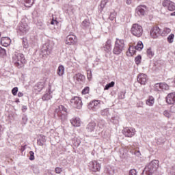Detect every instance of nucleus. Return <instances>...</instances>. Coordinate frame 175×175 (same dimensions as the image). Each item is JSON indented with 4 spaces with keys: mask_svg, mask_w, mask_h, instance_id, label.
<instances>
[{
    "mask_svg": "<svg viewBox=\"0 0 175 175\" xmlns=\"http://www.w3.org/2000/svg\"><path fill=\"white\" fill-rule=\"evenodd\" d=\"M55 111L57 113L59 117H62V118H66V116L68 115V109L63 105H59L55 109Z\"/></svg>",
    "mask_w": 175,
    "mask_h": 175,
    "instance_id": "nucleus-5",
    "label": "nucleus"
},
{
    "mask_svg": "<svg viewBox=\"0 0 175 175\" xmlns=\"http://www.w3.org/2000/svg\"><path fill=\"white\" fill-rule=\"evenodd\" d=\"M125 47V41L124 40L116 39L115 42V46L113 49V54H116L118 55L122 53V50H124Z\"/></svg>",
    "mask_w": 175,
    "mask_h": 175,
    "instance_id": "nucleus-3",
    "label": "nucleus"
},
{
    "mask_svg": "<svg viewBox=\"0 0 175 175\" xmlns=\"http://www.w3.org/2000/svg\"><path fill=\"white\" fill-rule=\"evenodd\" d=\"M82 25H83V27H89L90 26V22L85 20L82 22Z\"/></svg>",
    "mask_w": 175,
    "mask_h": 175,
    "instance_id": "nucleus-46",
    "label": "nucleus"
},
{
    "mask_svg": "<svg viewBox=\"0 0 175 175\" xmlns=\"http://www.w3.org/2000/svg\"><path fill=\"white\" fill-rule=\"evenodd\" d=\"M44 143H46V136L40 135L38 140V146H44Z\"/></svg>",
    "mask_w": 175,
    "mask_h": 175,
    "instance_id": "nucleus-26",
    "label": "nucleus"
},
{
    "mask_svg": "<svg viewBox=\"0 0 175 175\" xmlns=\"http://www.w3.org/2000/svg\"><path fill=\"white\" fill-rule=\"evenodd\" d=\"M136 133V130L134 128L125 127L123 129V134L126 137H133Z\"/></svg>",
    "mask_w": 175,
    "mask_h": 175,
    "instance_id": "nucleus-10",
    "label": "nucleus"
},
{
    "mask_svg": "<svg viewBox=\"0 0 175 175\" xmlns=\"http://www.w3.org/2000/svg\"><path fill=\"white\" fill-rule=\"evenodd\" d=\"M65 43L67 46H75L77 43V37L75 35H68L66 38Z\"/></svg>",
    "mask_w": 175,
    "mask_h": 175,
    "instance_id": "nucleus-7",
    "label": "nucleus"
},
{
    "mask_svg": "<svg viewBox=\"0 0 175 175\" xmlns=\"http://www.w3.org/2000/svg\"><path fill=\"white\" fill-rule=\"evenodd\" d=\"M46 175H51V174L49 173L48 174H46Z\"/></svg>",
    "mask_w": 175,
    "mask_h": 175,
    "instance_id": "nucleus-59",
    "label": "nucleus"
},
{
    "mask_svg": "<svg viewBox=\"0 0 175 175\" xmlns=\"http://www.w3.org/2000/svg\"><path fill=\"white\" fill-rule=\"evenodd\" d=\"M72 126L79 127L81 125V120L79 118H74L70 120Z\"/></svg>",
    "mask_w": 175,
    "mask_h": 175,
    "instance_id": "nucleus-18",
    "label": "nucleus"
},
{
    "mask_svg": "<svg viewBox=\"0 0 175 175\" xmlns=\"http://www.w3.org/2000/svg\"><path fill=\"white\" fill-rule=\"evenodd\" d=\"M51 99V95L50 94L46 93L42 96V100H50Z\"/></svg>",
    "mask_w": 175,
    "mask_h": 175,
    "instance_id": "nucleus-34",
    "label": "nucleus"
},
{
    "mask_svg": "<svg viewBox=\"0 0 175 175\" xmlns=\"http://www.w3.org/2000/svg\"><path fill=\"white\" fill-rule=\"evenodd\" d=\"M99 105H100V100H95L90 102L88 105V109L90 110H93V111H97L99 109Z\"/></svg>",
    "mask_w": 175,
    "mask_h": 175,
    "instance_id": "nucleus-11",
    "label": "nucleus"
},
{
    "mask_svg": "<svg viewBox=\"0 0 175 175\" xmlns=\"http://www.w3.org/2000/svg\"><path fill=\"white\" fill-rule=\"evenodd\" d=\"M175 113V107H171L170 109H165L163 111V116L165 117V118H171L172 117L173 114Z\"/></svg>",
    "mask_w": 175,
    "mask_h": 175,
    "instance_id": "nucleus-13",
    "label": "nucleus"
},
{
    "mask_svg": "<svg viewBox=\"0 0 175 175\" xmlns=\"http://www.w3.org/2000/svg\"><path fill=\"white\" fill-rule=\"evenodd\" d=\"M137 172H136V170L132 169L129 171V175H137Z\"/></svg>",
    "mask_w": 175,
    "mask_h": 175,
    "instance_id": "nucleus-43",
    "label": "nucleus"
},
{
    "mask_svg": "<svg viewBox=\"0 0 175 175\" xmlns=\"http://www.w3.org/2000/svg\"><path fill=\"white\" fill-rule=\"evenodd\" d=\"M79 143H77V144H75V146H79Z\"/></svg>",
    "mask_w": 175,
    "mask_h": 175,
    "instance_id": "nucleus-58",
    "label": "nucleus"
},
{
    "mask_svg": "<svg viewBox=\"0 0 175 175\" xmlns=\"http://www.w3.org/2000/svg\"><path fill=\"white\" fill-rule=\"evenodd\" d=\"M166 102L168 105H174L175 103V92H172L167 94Z\"/></svg>",
    "mask_w": 175,
    "mask_h": 175,
    "instance_id": "nucleus-15",
    "label": "nucleus"
},
{
    "mask_svg": "<svg viewBox=\"0 0 175 175\" xmlns=\"http://www.w3.org/2000/svg\"><path fill=\"white\" fill-rule=\"evenodd\" d=\"M155 103V98L152 97V96H150L148 97V98L146 100V105L147 106H154V104Z\"/></svg>",
    "mask_w": 175,
    "mask_h": 175,
    "instance_id": "nucleus-22",
    "label": "nucleus"
},
{
    "mask_svg": "<svg viewBox=\"0 0 175 175\" xmlns=\"http://www.w3.org/2000/svg\"><path fill=\"white\" fill-rule=\"evenodd\" d=\"M35 90H36V91H38V92H40V91H42V90H43V85L38 84V85L35 87Z\"/></svg>",
    "mask_w": 175,
    "mask_h": 175,
    "instance_id": "nucleus-41",
    "label": "nucleus"
},
{
    "mask_svg": "<svg viewBox=\"0 0 175 175\" xmlns=\"http://www.w3.org/2000/svg\"><path fill=\"white\" fill-rule=\"evenodd\" d=\"M18 98H21V97L24 96V94H23V92H19L18 93Z\"/></svg>",
    "mask_w": 175,
    "mask_h": 175,
    "instance_id": "nucleus-52",
    "label": "nucleus"
},
{
    "mask_svg": "<svg viewBox=\"0 0 175 175\" xmlns=\"http://www.w3.org/2000/svg\"><path fill=\"white\" fill-rule=\"evenodd\" d=\"M132 35L137 38H140L143 35V27L139 24H133L131 29Z\"/></svg>",
    "mask_w": 175,
    "mask_h": 175,
    "instance_id": "nucleus-4",
    "label": "nucleus"
},
{
    "mask_svg": "<svg viewBox=\"0 0 175 175\" xmlns=\"http://www.w3.org/2000/svg\"><path fill=\"white\" fill-rule=\"evenodd\" d=\"M110 20L113 21L114 20V16H111V15L109 16Z\"/></svg>",
    "mask_w": 175,
    "mask_h": 175,
    "instance_id": "nucleus-55",
    "label": "nucleus"
},
{
    "mask_svg": "<svg viewBox=\"0 0 175 175\" xmlns=\"http://www.w3.org/2000/svg\"><path fill=\"white\" fill-rule=\"evenodd\" d=\"M6 55V51L0 46V57H5Z\"/></svg>",
    "mask_w": 175,
    "mask_h": 175,
    "instance_id": "nucleus-37",
    "label": "nucleus"
},
{
    "mask_svg": "<svg viewBox=\"0 0 175 175\" xmlns=\"http://www.w3.org/2000/svg\"><path fill=\"white\" fill-rule=\"evenodd\" d=\"M51 25H54L55 24L56 25H58V21L53 20V21L51 22Z\"/></svg>",
    "mask_w": 175,
    "mask_h": 175,
    "instance_id": "nucleus-50",
    "label": "nucleus"
},
{
    "mask_svg": "<svg viewBox=\"0 0 175 175\" xmlns=\"http://www.w3.org/2000/svg\"><path fill=\"white\" fill-rule=\"evenodd\" d=\"M114 84H116V83H114V81H111V83H109L105 85V88H104V90H107L109 88H111V87H113L114 85Z\"/></svg>",
    "mask_w": 175,
    "mask_h": 175,
    "instance_id": "nucleus-36",
    "label": "nucleus"
},
{
    "mask_svg": "<svg viewBox=\"0 0 175 175\" xmlns=\"http://www.w3.org/2000/svg\"><path fill=\"white\" fill-rule=\"evenodd\" d=\"M73 79L75 83H80V81H83V80H84V75L81 73H77L73 77Z\"/></svg>",
    "mask_w": 175,
    "mask_h": 175,
    "instance_id": "nucleus-20",
    "label": "nucleus"
},
{
    "mask_svg": "<svg viewBox=\"0 0 175 175\" xmlns=\"http://www.w3.org/2000/svg\"><path fill=\"white\" fill-rule=\"evenodd\" d=\"M16 103H20V100H19V99H16Z\"/></svg>",
    "mask_w": 175,
    "mask_h": 175,
    "instance_id": "nucleus-57",
    "label": "nucleus"
},
{
    "mask_svg": "<svg viewBox=\"0 0 175 175\" xmlns=\"http://www.w3.org/2000/svg\"><path fill=\"white\" fill-rule=\"evenodd\" d=\"M104 50L107 53L111 51V40L108 39L104 46Z\"/></svg>",
    "mask_w": 175,
    "mask_h": 175,
    "instance_id": "nucleus-19",
    "label": "nucleus"
},
{
    "mask_svg": "<svg viewBox=\"0 0 175 175\" xmlns=\"http://www.w3.org/2000/svg\"><path fill=\"white\" fill-rule=\"evenodd\" d=\"M57 74L60 76V77L64 76V75H65V67L62 65L59 66L57 70Z\"/></svg>",
    "mask_w": 175,
    "mask_h": 175,
    "instance_id": "nucleus-23",
    "label": "nucleus"
},
{
    "mask_svg": "<svg viewBox=\"0 0 175 175\" xmlns=\"http://www.w3.org/2000/svg\"><path fill=\"white\" fill-rule=\"evenodd\" d=\"M57 1H59V0H57Z\"/></svg>",
    "mask_w": 175,
    "mask_h": 175,
    "instance_id": "nucleus-60",
    "label": "nucleus"
},
{
    "mask_svg": "<svg viewBox=\"0 0 175 175\" xmlns=\"http://www.w3.org/2000/svg\"><path fill=\"white\" fill-rule=\"evenodd\" d=\"M55 172L57 173V174H60V173L62 172V169L57 167L55 169Z\"/></svg>",
    "mask_w": 175,
    "mask_h": 175,
    "instance_id": "nucleus-47",
    "label": "nucleus"
},
{
    "mask_svg": "<svg viewBox=\"0 0 175 175\" xmlns=\"http://www.w3.org/2000/svg\"><path fill=\"white\" fill-rule=\"evenodd\" d=\"M147 80H148V79L147 78V75L146 74H139L137 77L138 83H139V84H142V85H146Z\"/></svg>",
    "mask_w": 175,
    "mask_h": 175,
    "instance_id": "nucleus-14",
    "label": "nucleus"
},
{
    "mask_svg": "<svg viewBox=\"0 0 175 175\" xmlns=\"http://www.w3.org/2000/svg\"><path fill=\"white\" fill-rule=\"evenodd\" d=\"M95 126H96V124L94 122H92L88 124L86 129L88 132H92L95 130Z\"/></svg>",
    "mask_w": 175,
    "mask_h": 175,
    "instance_id": "nucleus-25",
    "label": "nucleus"
},
{
    "mask_svg": "<svg viewBox=\"0 0 175 175\" xmlns=\"http://www.w3.org/2000/svg\"><path fill=\"white\" fill-rule=\"evenodd\" d=\"M70 103L73 107L75 109H81L83 106V103L81 102V99L79 97L75 96L70 100Z\"/></svg>",
    "mask_w": 175,
    "mask_h": 175,
    "instance_id": "nucleus-8",
    "label": "nucleus"
},
{
    "mask_svg": "<svg viewBox=\"0 0 175 175\" xmlns=\"http://www.w3.org/2000/svg\"><path fill=\"white\" fill-rule=\"evenodd\" d=\"M18 29L22 33H27L29 31V26L27 23H21L19 25Z\"/></svg>",
    "mask_w": 175,
    "mask_h": 175,
    "instance_id": "nucleus-16",
    "label": "nucleus"
},
{
    "mask_svg": "<svg viewBox=\"0 0 175 175\" xmlns=\"http://www.w3.org/2000/svg\"><path fill=\"white\" fill-rule=\"evenodd\" d=\"M135 63L137 65H139L142 62V56L138 55L135 59Z\"/></svg>",
    "mask_w": 175,
    "mask_h": 175,
    "instance_id": "nucleus-38",
    "label": "nucleus"
},
{
    "mask_svg": "<svg viewBox=\"0 0 175 175\" xmlns=\"http://www.w3.org/2000/svg\"><path fill=\"white\" fill-rule=\"evenodd\" d=\"M23 47H25V49H28V47H29L28 42L25 40H23Z\"/></svg>",
    "mask_w": 175,
    "mask_h": 175,
    "instance_id": "nucleus-49",
    "label": "nucleus"
},
{
    "mask_svg": "<svg viewBox=\"0 0 175 175\" xmlns=\"http://www.w3.org/2000/svg\"><path fill=\"white\" fill-rule=\"evenodd\" d=\"M1 43L4 46V47H8L12 43V40L9 37H3L1 39Z\"/></svg>",
    "mask_w": 175,
    "mask_h": 175,
    "instance_id": "nucleus-17",
    "label": "nucleus"
},
{
    "mask_svg": "<svg viewBox=\"0 0 175 175\" xmlns=\"http://www.w3.org/2000/svg\"><path fill=\"white\" fill-rule=\"evenodd\" d=\"M88 80H91V79H92V72L91 70L88 71Z\"/></svg>",
    "mask_w": 175,
    "mask_h": 175,
    "instance_id": "nucleus-48",
    "label": "nucleus"
},
{
    "mask_svg": "<svg viewBox=\"0 0 175 175\" xmlns=\"http://www.w3.org/2000/svg\"><path fill=\"white\" fill-rule=\"evenodd\" d=\"M88 166L92 172H96L100 171V163H98L96 161H90Z\"/></svg>",
    "mask_w": 175,
    "mask_h": 175,
    "instance_id": "nucleus-9",
    "label": "nucleus"
},
{
    "mask_svg": "<svg viewBox=\"0 0 175 175\" xmlns=\"http://www.w3.org/2000/svg\"><path fill=\"white\" fill-rule=\"evenodd\" d=\"M126 5H131V3H132V0H126Z\"/></svg>",
    "mask_w": 175,
    "mask_h": 175,
    "instance_id": "nucleus-53",
    "label": "nucleus"
},
{
    "mask_svg": "<svg viewBox=\"0 0 175 175\" xmlns=\"http://www.w3.org/2000/svg\"><path fill=\"white\" fill-rule=\"evenodd\" d=\"M17 92H18V88L15 87L12 89V94L16 96V95H17Z\"/></svg>",
    "mask_w": 175,
    "mask_h": 175,
    "instance_id": "nucleus-42",
    "label": "nucleus"
},
{
    "mask_svg": "<svg viewBox=\"0 0 175 175\" xmlns=\"http://www.w3.org/2000/svg\"><path fill=\"white\" fill-rule=\"evenodd\" d=\"M143 47H144V46L143 45V42L142 41H139L137 46H135V50H138V51H142V50H143Z\"/></svg>",
    "mask_w": 175,
    "mask_h": 175,
    "instance_id": "nucleus-30",
    "label": "nucleus"
},
{
    "mask_svg": "<svg viewBox=\"0 0 175 175\" xmlns=\"http://www.w3.org/2000/svg\"><path fill=\"white\" fill-rule=\"evenodd\" d=\"M43 49L44 51H46V54H50V51H51V46H50V44L46 43L43 46Z\"/></svg>",
    "mask_w": 175,
    "mask_h": 175,
    "instance_id": "nucleus-29",
    "label": "nucleus"
},
{
    "mask_svg": "<svg viewBox=\"0 0 175 175\" xmlns=\"http://www.w3.org/2000/svg\"><path fill=\"white\" fill-rule=\"evenodd\" d=\"M170 32H172V29H170V28L165 27L163 29V31H161V36H167V35H169V33H170Z\"/></svg>",
    "mask_w": 175,
    "mask_h": 175,
    "instance_id": "nucleus-27",
    "label": "nucleus"
},
{
    "mask_svg": "<svg viewBox=\"0 0 175 175\" xmlns=\"http://www.w3.org/2000/svg\"><path fill=\"white\" fill-rule=\"evenodd\" d=\"M100 114L103 117H109V115L110 114V112L109 111V108H106V109H102L100 111Z\"/></svg>",
    "mask_w": 175,
    "mask_h": 175,
    "instance_id": "nucleus-28",
    "label": "nucleus"
},
{
    "mask_svg": "<svg viewBox=\"0 0 175 175\" xmlns=\"http://www.w3.org/2000/svg\"><path fill=\"white\" fill-rule=\"evenodd\" d=\"M33 5V0H25V6L26 8H31Z\"/></svg>",
    "mask_w": 175,
    "mask_h": 175,
    "instance_id": "nucleus-33",
    "label": "nucleus"
},
{
    "mask_svg": "<svg viewBox=\"0 0 175 175\" xmlns=\"http://www.w3.org/2000/svg\"><path fill=\"white\" fill-rule=\"evenodd\" d=\"M147 54L149 58H151L152 57L154 56V52H152V50H151V49H148Z\"/></svg>",
    "mask_w": 175,
    "mask_h": 175,
    "instance_id": "nucleus-39",
    "label": "nucleus"
},
{
    "mask_svg": "<svg viewBox=\"0 0 175 175\" xmlns=\"http://www.w3.org/2000/svg\"><path fill=\"white\" fill-rule=\"evenodd\" d=\"M162 6L167 9L170 12H173L175 10V3L170 0H163L162 1Z\"/></svg>",
    "mask_w": 175,
    "mask_h": 175,
    "instance_id": "nucleus-6",
    "label": "nucleus"
},
{
    "mask_svg": "<svg viewBox=\"0 0 175 175\" xmlns=\"http://www.w3.org/2000/svg\"><path fill=\"white\" fill-rule=\"evenodd\" d=\"M90 92V88L89 87H85L83 90H82V94L83 95H87Z\"/></svg>",
    "mask_w": 175,
    "mask_h": 175,
    "instance_id": "nucleus-40",
    "label": "nucleus"
},
{
    "mask_svg": "<svg viewBox=\"0 0 175 175\" xmlns=\"http://www.w3.org/2000/svg\"><path fill=\"white\" fill-rule=\"evenodd\" d=\"M29 154H30V157H29L30 161H33V159H35V156L33 155L34 154L33 152L30 151Z\"/></svg>",
    "mask_w": 175,
    "mask_h": 175,
    "instance_id": "nucleus-45",
    "label": "nucleus"
},
{
    "mask_svg": "<svg viewBox=\"0 0 175 175\" xmlns=\"http://www.w3.org/2000/svg\"><path fill=\"white\" fill-rule=\"evenodd\" d=\"M167 41L168 43L172 44L174 42V34L171 33L167 38Z\"/></svg>",
    "mask_w": 175,
    "mask_h": 175,
    "instance_id": "nucleus-31",
    "label": "nucleus"
},
{
    "mask_svg": "<svg viewBox=\"0 0 175 175\" xmlns=\"http://www.w3.org/2000/svg\"><path fill=\"white\" fill-rule=\"evenodd\" d=\"M159 166V161L158 160L152 161L144 169L143 172L144 175H152Z\"/></svg>",
    "mask_w": 175,
    "mask_h": 175,
    "instance_id": "nucleus-1",
    "label": "nucleus"
},
{
    "mask_svg": "<svg viewBox=\"0 0 175 175\" xmlns=\"http://www.w3.org/2000/svg\"><path fill=\"white\" fill-rule=\"evenodd\" d=\"M154 88L156 91H161V83H156L154 85Z\"/></svg>",
    "mask_w": 175,
    "mask_h": 175,
    "instance_id": "nucleus-44",
    "label": "nucleus"
},
{
    "mask_svg": "<svg viewBox=\"0 0 175 175\" xmlns=\"http://www.w3.org/2000/svg\"><path fill=\"white\" fill-rule=\"evenodd\" d=\"M108 2H109V0H102L101 1L100 6L102 10L105 9V6H106V5H107Z\"/></svg>",
    "mask_w": 175,
    "mask_h": 175,
    "instance_id": "nucleus-35",
    "label": "nucleus"
},
{
    "mask_svg": "<svg viewBox=\"0 0 175 175\" xmlns=\"http://www.w3.org/2000/svg\"><path fill=\"white\" fill-rule=\"evenodd\" d=\"M161 91H167L169 90V85L166 83H161Z\"/></svg>",
    "mask_w": 175,
    "mask_h": 175,
    "instance_id": "nucleus-32",
    "label": "nucleus"
},
{
    "mask_svg": "<svg viewBox=\"0 0 175 175\" xmlns=\"http://www.w3.org/2000/svg\"><path fill=\"white\" fill-rule=\"evenodd\" d=\"M13 62L17 68H23L25 64V57L22 53H15L12 57Z\"/></svg>",
    "mask_w": 175,
    "mask_h": 175,
    "instance_id": "nucleus-2",
    "label": "nucleus"
},
{
    "mask_svg": "<svg viewBox=\"0 0 175 175\" xmlns=\"http://www.w3.org/2000/svg\"><path fill=\"white\" fill-rule=\"evenodd\" d=\"M161 33V29L158 26L153 27L150 31V36L153 38V39H157Z\"/></svg>",
    "mask_w": 175,
    "mask_h": 175,
    "instance_id": "nucleus-12",
    "label": "nucleus"
},
{
    "mask_svg": "<svg viewBox=\"0 0 175 175\" xmlns=\"http://www.w3.org/2000/svg\"><path fill=\"white\" fill-rule=\"evenodd\" d=\"M144 105V103H143V101H140L139 103H137L138 107H143Z\"/></svg>",
    "mask_w": 175,
    "mask_h": 175,
    "instance_id": "nucleus-51",
    "label": "nucleus"
},
{
    "mask_svg": "<svg viewBox=\"0 0 175 175\" xmlns=\"http://www.w3.org/2000/svg\"><path fill=\"white\" fill-rule=\"evenodd\" d=\"M22 110H23V111H27V106H25V105L23 106Z\"/></svg>",
    "mask_w": 175,
    "mask_h": 175,
    "instance_id": "nucleus-54",
    "label": "nucleus"
},
{
    "mask_svg": "<svg viewBox=\"0 0 175 175\" xmlns=\"http://www.w3.org/2000/svg\"><path fill=\"white\" fill-rule=\"evenodd\" d=\"M144 6L139 5L136 8V14L138 16H144V13H146V11L144 10Z\"/></svg>",
    "mask_w": 175,
    "mask_h": 175,
    "instance_id": "nucleus-21",
    "label": "nucleus"
},
{
    "mask_svg": "<svg viewBox=\"0 0 175 175\" xmlns=\"http://www.w3.org/2000/svg\"><path fill=\"white\" fill-rule=\"evenodd\" d=\"M170 16H175V12L170 14Z\"/></svg>",
    "mask_w": 175,
    "mask_h": 175,
    "instance_id": "nucleus-56",
    "label": "nucleus"
},
{
    "mask_svg": "<svg viewBox=\"0 0 175 175\" xmlns=\"http://www.w3.org/2000/svg\"><path fill=\"white\" fill-rule=\"evenodd\" d=\"M136 53V48L133 46H130L129 51L126 52V55L129 57H132L134 54Z\"/></svg>",
    "mask_w": 175,
    "mask_h": 175,
    "instance_id": "nucleus-24",
    "label": "nucleus"
}]
</instances>
